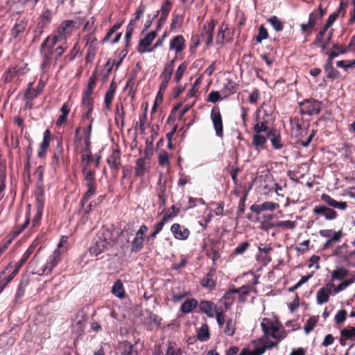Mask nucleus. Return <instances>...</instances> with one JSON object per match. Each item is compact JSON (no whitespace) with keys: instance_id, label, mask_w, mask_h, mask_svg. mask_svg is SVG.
<instances>
[{"instance_id":"nucleus-1","label":"nucleus","mask_w":355,"mask_h":355,"mask_svg":"<svg viewBox=\"0 0 355 355\" xmlns=\"http://www.w3.org/2000/svg\"><path fill=\"white\" fill-rule=\"evenodd\" d=\"M41 250L42 246H40L33 259L28 263V267L32 270L33 274L38 275H48L61 261V254L64 253V249H62V252L59 249H55L52 254L49 257L46 262L40 265Z\"/></svg>"},{"instance_id":"nucleus-2","label":"nucleus","mask_w":355,"mask_h":355,"mask_svg":"<svg viewBox=\"0 0 355 355\" xmlns=\"http://www.w3.org/2000/svg\"><path fill=\"white\" fill-rule=\"evenodd\" d=\"M321 200L327 205L315 206L313 213L317 216H323L327 220H333L338 217V213L332 208L345 210L347 208L346 202L337 201L329 195L323 193Z\"/></svg>"},{"instance_id":"nucleus-3","label":"nucleus","mask_w":355,"mask_h":355,"mask_svg":"<svg viewBox=\"0 0 355 355\" xmlns=\"http://www.w3.org/2000/svg\"><path fill=\"white\" fill-rule=\"evenodd\" d=\"M113 234L108 228L101 229L94 237L89 247L91 255L98 256L107 250L112 243Z\"/></svg>"},{"instance_id":"nucleus-4","label":"nucleus","mask_w":355,"mask_h":355,"mask_svg":"<svg viewBox=\"0 0 355 355\" xmlns=\"http://www.w3.org/2000/svg\"><path fill=\"white\" fill-rule=\"evenodd\" d=\"M261 328L263 332V337L272 338L277 342H281L287 336V332L278 320H273L270 318H263L261 323Z\"/></svg>"},{"instance_id":"nucleus-5","label":"nucleus","mask_w":355,"mask_h":355,"mask_svg":"<svg viewBox=\"0 0 355 355\" xmlns=\"http://www.w3.org/2000/svg\"><path fill=\"white\" fill-rule=\"evenodd\" d=\"M56 39L46 37L41 44L40 53L42 58L41 63V70L42 72H46L51 67V64L54 60L53 47L56 45Z\"/></svg>"},{"instance_id":"nucleus-6","label":"nucleus","mask_w":355,"mask_h":355,"mask_svg":"<svg viewBox=\"0 0 355 355\" xmlns=\"http://www.w3.org/2000/svg\"><path fill=\"white\" fill-rule=\"evenodd\" d=\"M322 105L321 101L312 98L298 103L300 114L309 116L319 114L322 110Z\"/></svg>"},{"instance_id":"nucleus-7","label":"nucleus","mask_w":355,"mask_h":355,"mask_svg":"<svg viewBox=\"0 0 355 355\" xmlns=\"http://www.w3.org/2000/svg\"><path fill=\"white\" fill-rule=\"evenodd\" d=\"M74 25L75 21L73 20H64L58 27L55 33L53 35H49L47 37L51 40L56 39V43L62 40H65L71 35Z\"/></svg>"},{"instance_id":"nucleus-8","label":"nucleus","mask_w":355,"mask_h":355,"mask_svg":"<svg viewBox=\"0 0 355 355\" xmlns=\"http://www.w3.org/2000/svg\"><path fill=\"white\" fill-rule=\"evenodd\" d=\"M217 23L218 21L214 19L207 21L202 26L200 35H198L200 39L205 42L207 47L213 44L214 32Z\"/></svg>"},{"instance_id":"nucleus-9","label":"nucleus","mask_w":355,"mask_h":355,"mask_svg":"<svg viewBox=\"0 0 355 355\" xmlns=\"http://www.w3.org/2000/svg\"><path fill=\"white\" fill-rule=\"evenodd\" d=\"M82 172L87 188V192L95 194L96 191V181L95 170L91 168V164H85Z\"/></svg>"},{"instance_id":"nucleus-10","label":"nucleus","mask_w":355,"mask_h":355,"mask_svg":"<svg viewBox=\"0 0 355 355\" xmlns=\"http://www.w3.org/2000/svg\"><path fill=\"white\" fill-rule=\"evenodd\" d=\"M84 40H86L87 53L85 56L86 63H92L97 51V39L93 33L87 34L85 36Z\"/></svg>"},{"instance_id":"nucleus-11","label":"nucleus","mask_w":355,"mask_h":355,"mask_svg":"<svg viewBox=\"0 0 355 355\" xmlns=\"http://www.w3.org/2000/svg\"><path fill=\"white\" fill-rule=\"evenodd\" d=\"M327 54L328 55V58L324 65V70L327 73V78L331 80L338 78L340 76V72L334 69L333 66V60L338 57L340 53L335 51H331L327 53Z\"/></svg>"},{"instance_id":"nucleus-12","label":"nucleus","mask_w":355,"mask_h":355,"mask_svg":"<svg viewBox=\"0 0 355 355\" xmlns=\"http://www.w3.org/2000/svg\"><path fill=\"white\" fill-rule=\"evenodd\" d=\"M106 162L112 173L116 175L121 166V152L119 148L112 150Z\"/></svg>"},{"instance_id":"nucleus-13","label":"nucleus","mask_w":355,"mask_h":355,"mask_svg":"<svg viewBox=\"0 0 355 355\" xmlns=\"http://www.w3.org/2000/svg\"><path fill=\"white\" fill-rule=\"evenodd\" d=\"M81 125L82 127L78 126L75 130V142H80L82 140L83 141V143L91 142L93 125L91 123H87Z\"/></svg>"},{"instance_id":"nucleus-14","label":"nucleus","mask_w":355,"mask_h":355,"mask_svg":"<svg viewBox=\"0 0 355 355\" xmlns=\"http://www.w3.org/2000/svg\"><path fill=\"white\" fill-rule=\"evenodd\" d=\"M211 119L213 123L216 135L220 138L223 137V124L222 115L218 107H214L211 112Z\"/></svg>"},{"instance_id":"nucleus-15","label":"nucleus","mask_w":355,"mask_h":355,"mask_svg":"<svg viewBox=\"0 0 355 355\" xmlns=\"http://www.w3.org/2000/svg\"><path fill=\"white\" fill-rule=\"evenodd\" d=\"M216 284L217 277L216 268H211L208 272L201 279L200 285L202 288L211 291L216 288Z\"/></svg>"},{"instance_id":"nucleus-16","label":"nucleus","mask_w":355,"mask_h":355,"mask_svg":"<svg viewBox=\"0 0 355 355\" xmlns=\"http://www.w3.org/2000/svg\"><path fill=\"white\" fill-rule=\"evenodd\" d=\"M354 254L355 251L349 250L346 243L337 246L332 252V256L337 257L342 262H349L350 257Z\"/></svg>"},{"instance_id":"nucleus-17","label":"nucleus","mask_w":355,"mask_h":355,"mask_svg":"<svg viewBox=\"0 0 355 355\" xmlns=\"http://www.w3.org/2000/svg\"><path fill=\"white\" fill-rule=\"evenodd\" d=\"M334 284L333 283H328L325 286L322 287L318 290L316 295L317 303L318 304H323L329 301V296L334 293Z\"/></svg>"},{"instance_id":"nucleus-18","label":"nucleus","mask_w":355,"mask_h":355,"mask_svg":"<svg viewBox=\"0 0 355 355\" xmlns=\"http://www.w3.org/2000/svg\"><path fill=\"white\" fill-rule=\"evenodd\" d=\"M146 157H141L137 159L135 166V177H144L146 173H148L150 168V164L147 161L148 155L147 152H145Z\"/></svg>"},{"instance_id":"nucleus-19","label":"nucleus","mask_w":355,"mask_h":355,"mask_svg":"<svg viewBox=\"0 0 355 355\" xmlns=\"http://www.w3.org/2000/svg\"><path fill=\"white\" fill-rule=\"evenodd\" d=\"M157 184L158 187L156 189V193L159 198V209H162V211H164L166 205V201L168 198L166 184L165 181L162 182V178H160Z\"/></svg>"},{"instance_id":"nucleus-20","label":"nucleus","mask_w":355,"mask_h":355,"mask_svg":"<svg viewBox=\"0 0 355 355\" xmlns=\"http://www.w3.org/2000/svg\"><path fill=\"white\" fill-rule=\"evenodd\" d=\"M186 46V40L182 35L173 37L169 42V51H175L176 55L182 53Z\"/></svg>"},{"instance_id":"nucleus-21","label":"nucleus","mask_w":355,"mask_h":355,"mask_svg":"<svg viewBox=\"0 0 355 355\" xmlns=\"http://www.w3.org/2000/svg\"><path fill=\"white\" fill-rule=\"evenodd\" d=\"M32 252H31L28 250H26V251L24 253L22 257L20 259L19 262L16 264L15 269L12 271L11 274L9 275V276L7 277L6 282L1 284V291H3V288L10 282H11L13 278L16 276V275L18 273L19 269L21 268L22 266L25 264V263L27 261V260L30 258V257L32 255Z\"/></svg>"},{"instance_id":"nucleus-22","label":"nucleus","mask_w":355,"mask_h":355,"mask_svg":"<svg viewBox=\"0 0 355 355\" xmlns=\"http://www.w3.org/2000/svg\"><path fill=\"white\" fill-rule=\"evenodd\" d=\"M267 137L271 142L272 146L275 150L282 149L284 146L282 141V135L279 130L272 128L267 132Z\"/></svg>"},{"instance_id":"nucleus-23","label":"nucleus","mask_w":355,"mask_h":355,"mask_svg":"<svg viewBox=\"0 0 355 355\" xmlns=\"http://www.w3.org/2000/svg\"><path fill=\"white\" fill-rule=\"evenodd\" d=\"M157 35V31H154L148 33L144 38L141 39L137 45V51L139 53L148 52L149 49H148V47L150 46Z\"/></svg>"},{"instance_id":"nucleus-24","label":"nucleus","mask_w":355,"mask_h":355,"mask_svg":"<svg viewBox=\"0 0 355 355\" xmlns=\"http://www.w3.org/2000/svg\"><path fill=\"white\" fill-rule=\"evenodd\" d=\"M318 19H320L318 18V12L316 10H314L309 14L308 23L300 25L302 33L306 34L307 33L308 35H310L312 31L315 29Z\"/></svg>"},{"instance_id":"nucleus-25","label":"nucleus","mask_w":355,"mask_h":355,"mask_svg":"<svg viewBox=\"0 0 355 355\" xmlns=\"http://www.w3.org/2000/svg\"><path fill=\"white\" fill-rule=\"evenodd\" d=\"M199 311L205 313L209 318H214L218 310L216 305L209 300H201L198 302Z\"/></svg>"},{"instance_id":"nucleus-26","label":"nucleus","mask_w":355,"mask_h":355,"mask_svg":"<svg viewBox=\"0 0 355 355\" xmlns=\"http://www.w3.org/2000/svg\"><path fill=\"white\" fill-rule=\"evenodd\" d=\"M171 231L173 236L178 240H187L190 236L189 230L179 223L173 224Z\"/></svg>"},{"instance_id":"nucleus-27","label":"nucleus","mask_w":355,"mask_h":355,"mask_svg":"<svg viewBox=\"0 0 355 355\" xmlns=\"http://www.w3.org/2000/svg\"><path fill=\"white\" fill-rule=\"evenodd\" d=\"M229 30L228 24L223 21L218 29L216 42L217 44L223 46L225 43L232 42V38H227L229 33L227 32Z\"/></svg>"},{"instance_id":"nucleus-28","label":"nucleus","mask_w":355,"mask_h":355,"mask_svg":"<svg viewBox=\"0 0 355 355\" xmlns=\"http://www.w3.org/2000/svg\"><path fill=\"white\" fill-rule=\"evenodd\" d=\"M278 203L267 201L261 205L254 204L251 205L250 209L252 212L259 214L261 212L266 210L274 211L279 208Z\"/></svg>"},{"instance_id":"nucleus-29","label":"nucleus","mask_w":355,"mask_h":355,"mask_svg":"<svg viewBox=\"0 0 355 355\" xmlns=\"http://www.w3.org/2000/svg\"><path fill=\"white\" fill-rule=\"evenodd\" d=\"M53 12L49 8L44 10L37 19V24L40 27L48 28L53 17Z\"/></svg>"},{"instance_id":"nucleus-30","label":"nucleus","mask_w":355,"mask_h":355,"mask_svg":"<svg viewBox=\"0 0 355 355\" xmlns=\"http://www.w3.org/2000/svg\"><path fill=\"white\" fill-rule=\"evenodd\" d=\"M239 85L233 81L230 78L226 79V83H225L223 88L220 89V93L223 96V98H227L230 95L234 94L236 92Z\"/></svg>"},{"instance_id":"nucleus-31","label":"nucleus","mask_w":355,"mask_h":355,"mask_svg":"<svg viewBox=\"0 0 355 355\" xmlns=\"http://www.w3.org/2000/svg\"><path fill=\"white\" fill-rule=\"evenodd\" d=\"M125 112L122 103H117L114 110V121L116 125L121 128L124 126Z\"/></svg>"},{"instance_id":"nucleus-32","label":"nucleus","mask_w":355,"mask_h":355,"mask_svg":"<svg viewBox=\"0 0 355 355\" xmlns=\"http://www.w3.org/2000/svg\"><path fill=\"white\" fill-rule=\"evenodd\" d=\"M146 239H147L146 236H142L136 233L134 239L130 242V252L132 253L140 252L144 248Z\"/></svg>"},{"instance_id":"nucleus-33","label":"nucleus","mask_w":355,"mask_h":355,"mask_svg":"<svg viewBox=\"0 0 355 355\" xmlns=\"http://www.w3.org/2000/svg\"><path fill=\"white\" fill-rule=\"evenodd\" d=\"M71 106L69 102H65L60 108L61 114L59 116L56 121V125L58 127L62 126L63 124L67 123L68 115L70 112Z\"/></svg>"},{"instance_id":"nucleus-34","label":"nucleus","mask_w":355,"mask_h":355,"mask_svg":"<svg viewBox=\"0 0 355 355\" xmlns=\"http://www.w3.org/2000/svg\"><path fill=\"white\" fill-rule=\"evenodd\" d=\"M116 90V85L112 81L107 89V91L105 93V98H104V104L105 106V109L107 110H111V105L112 102L114 99V94Z\"/></svg>"},{"instance_id":"nucleus-35","label":"nucleus","mask_w":355,"mask_h":355,"mask_svg":"<svg viewBox=\"0 0 355 355\" xmlns=\"http://www.w3.org/2000/svg\"><path fill=\"white\" fill-rule=\"evenodd\" d=\"M119 349L121 355H137V350L135 345L128 340L122 341L119 343Z\"/></svg>"},{"instance_id":"nucleus-36","label":"nucleus","mask_w":355,"mask_h":355,"mask_svg":"<svg viewBox=\"0 0 355 355\" xmlns=\"http://www.w3.org/2000/svg\"><path fill=\"white\" fill-rule=\"evenodd\" d=\"M198 306V301L196 298L186 300L180 306V311L184 314L190 313Z\"/></svg>"},{"instance_id":"nucleus-37","label":"nucleus","mask_w":355,"mask_h":355,"mask_svg":"<svg viewBox=\"0 0 355 355\" xmlns=\"http://www.w3.org/2000/svg\"><path fill=\"white\" fill-rule=\"evenodd\" d=\"M28 21L26 19L17 20L15 26L11 30V35L13 38H17L21 34H22L26 27Z\"/></svg>"},{"instance_id":"nucleus-38","label":"nucleus","mask_w":355,"mask_h":355,"mask_svg":"<svg viewBox=\"0 0 355 355\" xmlns=\"http://www.w3.org/2000/svg\"><path fill=\"white\" fill-rule=\"evenodd\" d=\"M267 137L261 134H254L252 136V144L257 150L266 148Z\"/></svg>"},{"instance_id":"nucleus-39","label":"nucleus","mask_w":355,"mask_h":355,"mask_svg":"<svg viewBox=\"0 0 355 355\" xmlns=\"http://www.w3.org/2000/svg\"><path fill=\"white\" fill-rule=\"evenodd\" d=\"M252 287L250 285H244L241 287H236V293L239 295L238 301L240 303H245L249 297Z\"/></svg>"},{"instance_id":"nucleus-40","label":"nucleus","mask_w":355,"mask_h":355,"mask_svg":"<svg viewBox=\"0 0 355 355\" xmlns=\"http://www.w3.org/2000/svg\"><path fill=\"white\" fill-rule=\"evenodd\" d=\"M44 168L43 166H38L35 172L33 173V176L36 177L37 181L36 182L37 186V193L42 195L43 194V177H44Z\"/></svg>"},{"instance_id":"nucleus-41","label":"nucleus","mask_w":355,"mask_h":355,"mask_svg":"<svg viewBox=\"0 0 355 355\" xmlns=\"http://www.w3.org/2000/svg\"><path fill=\"white\" fill-rule=\"evenodd\" d=\"M61 161H63V147L61 142H59L54 150L51 165L56 169Z\"/></svg>"},{"instance_id":"nucleus-42","label":"nucleus","mask_w":355,"mask_h":355,"mask_svg":"<svg viewBox=\"0 0 355 355\" xmlns=\"http://www.w3.org/2000/svg\"><path fill=\"white\" fill-rule=\"evenodd\" d=\"M332 48L334 50L339 49L338 53L340 54H344L347 51H355V34L352 37L351 40L347 46H345L343 44L340 45L338 43H336L332 45Z\"/></svg>"},{"instance_id":"nucleus-43","label":"nucleus","mask_w":355,"mask_h":355,"mask_svg":"<svg viewBox=\"0 0 355 355\" xmlns=\"http://www.w3.org/2000/svg\"><path fill=\"white\" fill-rule=\"evenodd\" d=\"M112 293L114 296L120 299H123L125 297V289L123 287V284L120 279L116 280L114 283V285L112 288Z\"/></svg>"},{"instance_id":"nucleus-44","label":"nucleus","mask_w":355,"mask_h":355,"mask_svg":"<svg viewBox=\"0 0 355 355\" xmlns=\"http://www.w3.org/2000/svg\"><path fill=\"white\" fill-rule=\"evenodd\" d=\"M344 234L342 230H339L337 233L333 235L332 238L327 239L325 243L322 245V250H327L330 249L333 246V243H338L343 238Z\"/></svg>"},{"instance_id":"nucleus-45","label":"nucleus","mask_w":355,"mask_h":355,"mask_svg":"<svg viewBox=\"0 0 355 355\" xmlns=\"http://www.w3.org/2000/svg\"><path fill=\"white\" fill-rule=\"evenodd\" d=\"M344 234L342 230H339L337 233L333 235L332 238L327 239L325 243L322 245V250H327L330 249L333 246V243H338L343 238Z\"/></svg>"},{"instance_id":"nucleus-46","label":"nucleus","mask_w":355,"mask_h":355,"mask_svg":"<svg viewBox=\"0 0 355 355\" xmlns=\"http://www.w3.org/2000/svg\"><path fill=\"white\" fill-rule=\"evenodd\" d=\"M349 270L344 267L337 268L331 272L332 280L341 281L349 275Z\"/></svg>"},{"instance_id":"nucleus-47","label":"nucleus","mask_w":355,"mask_h":355,"mask_svg":"<svg viewBox=\"0 0 355 355\" xmlns=\"http://www.w3.org/2000/svg\"><path fill=\"white\" fill-rule=\"evenodd\" d=\"M236 286L234 284L231 285L228 290L225 291L223 297L225 306L233 304L235 300L234 295L236 294Z\"/></svg>"},{"instance_id":"nucleus-48","label":"nucleus","mask_w":355,"mask_h":355,"mask_svg":"<svg viewBox=\"0 0 355 355\" xmlns=\"http://www.w3.org/2000/svg\"><path fill=\"white\" fill-rule=\"evenodd\" d=\"M197 338L201 342L207 341L210 338V332L207 324H203L198 329Z\"/></svg>"},{"instance_id":"nucleus-49","label":"nucleus","mask_w":355,"mask_h":355,"mask_svg":"<svg viewBox=\"0 0 355 355\" xmlns=\"http://www.w3.org/2000/svg\"><path fill=\"white\" fill-rule=\"evenodd\" d=\"M33 83H29L27 89H26L24 96L25 99L33 100L40 95L41 90L35 89L33 88Z\"/></svg>"},{"instance_id":"nucleus-50","label":"nucleus","mask_w":355,"mask_h":355,"mask_svg":"<svg viewBox=\"0 0 355 355\" xmlns=\"http://www.w3.org/2000/svg\"><path fill=\"white\" fill-rule=\"evenodd\" d=\"M180 212V208L175 205H172L164 214L162 220L166 223L169 220L178 216Z\"/></svg>"},{"instance_id":"nucleus-51","label":"nucleus","mask_w":355,"mask_h":355,"mask_svg":"<svg viewBox=\"0 0 355 355\" xmlns=\"http://www.w3.org/2000/svg\"><path fill=\"white\" fill-rule=\"evenodd\" d=\"M83 113L81 115L80 125H85L87 123H91L93 125L94 119L92 117V113L94 110H82Z\"/></svg>"},{"instance_id":"nucleus-52","label":"nucleus","mask_w":355,"mask_h":355,"mask_svg":"<svg viewBox=\"0 0 355 355\" xmlns=\"http://www.w3.org/2000/svg\"><path fill=\"white\" fill-rule=\"evenodd\" d=\"M42 213H43V205L42 202H39L37 207L36 214L34 216L33 219L32 220L31 229L37 227L40 225V220L42 219Z\"/></svg>"},{"instance_id":"nucleus-53","label":"nucleus","mask_w":355,"mask_h":355,"mask_svg":"<svg viewBox=\"0 0 355 355\" xmlns=\"http://www.w3.org/2000/svg\"><path fill=\"white\" fill-rule=\"evenodd\" d=\"M318 316L313 315L307 320L304 326V330L306 334H309L313 330L314 327L318 322Z\"/></svg>"},{"instance_id":"nucleus-54","label":"nucleus","mask_w":355,"mask_h":355,"mask_svg":"<svg viewBox=\"0 0 355 355\" xmlns=\"http://www.w3.org/2000/svg\"><path fill=\"white\" fill-rule=\"evenodd\" d=\"M236 330V322L232 318H229L226 321L225 327L223 329V332L228 336H232Z\"/></svg>"},{"instance_id":"nucleus-55","label":"nucleus","mask_w":355,"mask_h":355,"mask_svg":"<svg viewBox=\"0 0 355 355\" xmlns=\"http://www.w3.org/2000/svg\"><path fill=\"white\" fill-rule=\"evenodd\" d=\"M267 21L277 32H280L284 29L283 22L277 16H272Z\"/></svg>"},{"instance_id":"nucleus-56","label":"nucleus","mask_w":355,"mask_h":355,"mask_svg":"<svg viewBox=\"0 0 355 355\" xmlns=\"http://www.w3.org/2000/svg\"><path fill=\"white\" fill-rule=\"evenodd\" d=\"M171 155L165 150H162L158 155V163L160 166H170Z\"/></svg>"},{"instance_id":"nucleus-57","label":"nucleus","mask_w":355,"mask_h":355,"mask_svg":"<svg viewBox=\"0 0 355 355\" xmlns=\"http://www.w3.org/2000/svg\"><path fill=\"white\" fill-rule=\"evenodd\" d=\"M250 247V243L249 241H245L241 243L232 252L231 254V257H234L236 255H241L245 252V251Z\"/></svg>"},{"instance_id":"nucleus-58","label":"nucleus","mask_w":355,"mask_h":355,"mask_svg":"<svg viewBox=\"0 0 355 355\" xmlns=\"http://www.w3.org/2000/svg\"><path fill=\"white\" fill-rule=\"evenodd\" d=\"M340 336L345 338V339L350 340L352 341L355 340V327H348L347 328H343L340 330Z\"/></svg>"},{"instance_id":"nucleus-59","label":"nucleus","mask_w":355,"mask_h":355,"mask_svg":"<svg viewBox=\"0 0 355 355\" xmlns=\"http://www.w3.org/2000/svg\"><path fill=\"white\" fill-rule=\"evenodd\" d=\"M105 196L101 195L99 196L96 199L92 200L85 209V215L89 214L92 211L93 208L100 205L105 200Z\"/></svg>"},{"instance_id":"nucleus-60","label":"nucleus","mask_w":355,"mask_h":355,"mask_svg":"<svg viewBox=\"0 0 355 355\" xmlns=\"http://www.w3.org/2000/svg\"><path fill=\"white\" fill-rule=\"evenodd\" d=\"M187 66H188V63L185 61L179 65L177 70L175 71V76H174L175 82L179 83L181 80V79L182 78V76L187 68Z\"/></svg>"},{"instance_id":"nucleus-61","label":"nucleus","mask_w":355,"mask_h":355,"mask_svg":"<svg viewBox=\"0 0 355 355\" xmlns=\"http://www.w3.org/2000/svg\"><path fill=\"white\" fill-rule=\"evenodd\" d=\"M67 49V43H64L57 47H53L54 65L56 64L58 60L63 55Z\"/></svg>"},{"instance_id":"nucleus-62","label":"nucleus","mask_w":355,"mask_h":355,"mask_svg":"<svg viewBox=\"0 0 355 355\" xmlns=\"http://www.w3.org/2000/svg\"><path fill=\"white\" fill-rule=\"evenodd\" d=\"M79 51H80L79 45H78V43H76L74 44V46H73V48L70 50L69 53H67L64 56V60L66 62H71V61H73L76 58L78 54L79 53Z\"/></svg>"},{"instance_id":"nucleus-63","label":"nucleus","mask_w":355,"mask_h":355,"mask_svg":"<svg viewBox=\"0 0 355 355\" xmlns=\"http://www.w3.org/2000/svg\"><path fill=\"white\" fill-rule=\"evenodd\" d=\"M354 282H355V277H353L349 279L344 280L343 282H341L337 286H334V293L336 294V293L343 291L347 287H348L349 285L353 284Z\"/></svg>"},{"instance_id":"nucleus-64","label":"nucleus","mask_w":355,"mask_h":355,"mask_svg":"<svg viewBox=\"0 0 355 355\" xmlns=\"http://www.w3.org/2000/svg\"><path fill=\"white\" fill-rule=\"evenodd\" d=\"M269 129L266 121H257L253 127L254 134L267 133Z\"/></svg>"}]
</instances>
